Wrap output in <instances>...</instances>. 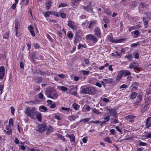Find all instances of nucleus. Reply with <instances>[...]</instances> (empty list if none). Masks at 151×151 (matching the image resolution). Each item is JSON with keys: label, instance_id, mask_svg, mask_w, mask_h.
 <instances>
[{"label": "nucleus", "instance_id": "28", "mask_svg": "<svg viewBox=\"0 0 151 151\" xmlns=\"http://www.w3.org/2000/svg\"><path fill=\"white\" fill-rule=\"evenodd\" d=\"M137 93L135 92H133L130 95V98L132 99H134L137 96Z\"/></svg>", "mask_w": 151, "mask_h": 151}, {"label": "nucleus", "instance_id": "50", "mask_svg": "<svg viewBox=\"0 0 151 151\" xmlns=\"http://www.w3.org/2000/svg\"><path fill=\"white\" fill-rule=\"evenodd\" d=\"M37 73L40 74L41 76H44L46 74V73L45 72H42L41 70H39L38 72H37Z\"/></svg>", "mask_w": 151, "mask_h": 151}, {"label": "nucleus", "instance_id": "43", "mask_svg": "<svg viewBox=\"0 0 151 151\" xmlns=\"http://www.w3.org/2000/svg\"><path fill=\"white\" fill-rule=\"evenodd\" d=\"M105 12L108 15H110L111 14V12L110 10H109V9H106L105 10Z\"/></svg>", "mask_w": 151, "mask_h": 151}, {"label": "nucleus", "instance_id": "38", "mask_svg": "<svg viewBox=\"0 0 151 151\" xmlns=\"http://www.w3.org/2000/svg\"><path fill=\"white\" fill-rule=\"evenodd\" d=\"M122 54L121 53H119L117 52H115V57L120 58L121 57Z\"/></svg>", "mask_w": 151, "mask_h": 151}, {"label": "nucleus", "instance_id": "61", "mask_svg": "<svg viewBox=\"0 0 151 151\" xmlns=\"http://www.w3.org/2000/svg\"><path fill=\"white\" fill-rule=\"evenodd\" d=\"M11 113L13 115L14 114V112L15 111V109L13 107H11Z\"/></svg>", "mask_w": 151, "mask_h": 151}, {"label": "nucleus", "instance_id": "54", "mask_svg": "<svg viewBox=\"0 0 151 151\" xmlns=\"http://www.w3.org/2000/svg\"><path fill=\"white\" fill-rule=\"evenodd\" d=\"M67 36L68 38H72L73 37V35L71 32H68L67 34Z\"/></svg>", "mask_w": 151, "mask_h": 151}, {"label": "nucleus", "instance_id": "44", "mask_svg": "<svg viewBox=\"0 0 151 151\" xmlns=\"http://www.w3.org/2000/svg\"><path fill=\"white\" fill-rule=\"evenodd\" d=\"M33 45L35 48L36 49L40 47V45L38 43H34Z\"/></svg>", "mask_w": 151, "mask_h": 151}, {"label": "nucleus", "instance_id": "31", "mask_svg": "<svg viewBox=\"0 0 151 151\" xmlns=\"http://www.w3.org/2000/svg\"><path fill=\"white\" fill-rule=\"evenodd\" d=\"M73 106L74 109L76 110H78L80 107L79 105L76 103L73 104Z\"/></svg>", "mask_w": 151, "mask_h": 151}, {"label": "nucleus", "instance_id": "55", "mask_svg": "<svg viewBox=\"0 0 151 151\" xmlns=\"http://www.w3.org/2000/svg\"><path fill=\"white\" fill-rule=\"evenodd\" d=\"M133 32L136 36H138L139 34V32L137 30H135L134 32H132V33Z\"/></svg>", "mask_w": 151, "mask_h": 151}, {"label": "nucleus", "instance_id": "16", "mask_svg": "<svg viewBox=\"0 0 151 151\" xmlns=\"http://www.w3.org/2000/svg\"><path fill=\"white\" fill-rule=\"evenodd\" d=\"M124 74V73L122 72V71H120L119 73L118 74L116 80V81H119Z\"/></svg>", "mask_w": 151, "mask_h": 151}, {"label": "nucleus", "instance_id": "18", "mask_svg": "<svg viewBox=\"0 0 151 151\" xmlns=\"http://www.w3.org/2000/svg\"><path fill=\"white\" fill-rule=\"evenodd\" d=\"M97 24V21H91L90 23L89 26L88 27L89 29H91L92 27H93L94 26H95Z\"/></svg>", "mask_w": 151, "mask_h": 151}, {"label": "nucleus", "instance_id": "41", "mask_svg": "<svg viewBox=\"0 0 151 151\" xmlns=\"http://www.w3.org/2000/svg\"><path fill=\"white\" fill-rule=\"evenodd\" d=\"M9 33L7 32H6V33L4 34L3 37L4 38L8 39L9 38Z\"/></svg>", "mask_w": 151, "mask_h": 151}, {"label": "nucleus", "instance_id": "8", "mask_svg": "<svg viewBox=\"0 0 151 151\" xmlns=\"http://www.w3.org/2000/svg\"><path fill=\"white\" fill-rule=\"evenodd\" d=\"M94 32L95 35L97 37H100L101 31L99 27H96L94 29Z\"/></svg>", "mask_w": 151, "mask_h": 151}, {"label": "nucleus", "instance_id": "15", "mask_svg": "<svg viewBox=\"0 0 151 151\" xmlns=\"http://www.w3.org/2000/svg\"><path fill=\"white\" fill-rule=\"evenodd\" d=\"M81 90L80 91L81 93L88 94V87H86V88H81Z\"/></svg>", "mask_w": 151, "mask_h": 151}, {"label": "nucleus", "instance_id": "24", "mask_svg": "<svg viewBox=\"0 0 151 151\" xmlns=\"http://www.w3.org/2000/svg\"><path fill=\"white\" fill-rule=\"evenodd\" d=\"M73 24L74 23L71 20H70L68 21V26L72 29H74Z\"/></svg>", "mask_w": 151, "mask_h": 151}, {"label": "nucleus", "instance_id": "2", "mask_svg": "<svg viewBox=\"0 0 151 151\" xmlns=\"http://www.w3.org/2000/svg\"><path fill=\"white\" fill-rule=\"evenodd\" d=\"M25 113L28 116L30 117L32 119H34V116L37 113V111L33 109H31L29 107L26 109Z\"/></svg>", "mask_w": 151, "mask_h": 151}, {"label": "nucleus", "instance_id": "29", "mask_svg": "<svg viewBox=\"0 0 151 151\" xmlns=\"http://www.w3.org/2000/svg\"><path fill=\"white\" fill-rule=\"evenodd\" d=\"M136 117L132 115H129L127 116L125 118V119H126L127 120H128L129 119H134Z\"/></svg>", "mask_w": 151, "mask_h": 151}, {"label": "nucleus", "instance_id": "1", "mask_svg": "<svg viewBox=\"0 0 151 151\" xmlns=\"http://www.w3.org/2000/svg\"><path fill=\"white\" fill-rule=\"evenodd\" d=\"M45 93L47 97L51 99H55L58 96V94L56 93L55 91L52 87L47 89L45 92Z\"/></svg>", "mask_w": 151, "mask_h": 151}, {"label": "nucleus", "instance_id": "19", "mask_svg": "<svg viewBox=\"0 0 151 151\" xmlns=\"http://www.w3.org/2000/svg\"><path fill=\"white\" fill-rule=\"evenodd\" d=\"M43 79L41 77H37L35 78V81L37 83H39L42 82Z\"/></svg>", "mask_w": 151, "mask_h": 151}, {"label": "nucleus", "instance_id": "14", "mask_svg": "<svg viewBox=\"0 0 151 151\" xmlns=\"http://www.w3.org/2000/svg\"><path fill=\"white\" fill-rule=\"evenodd\" d=\"M28 29L29 30L32 36L33 37L35 36V33L34 31L33 30V27H32V26L31 25L29 26L28 27Z\"/></svg>", "mask_w": 151, "mask_h": 151}, {"label": "nucleus", "instance_id": "32", "mask_svg": "<svg viewBox=\"0 0 151 151\" xmlns=\"http://www.w3.org/2000/svg\"><path fill=\"white\" fill-rule=\"evenodd\" d=\"M142 96L141 94L139 95L137 97L136 100L141 102L142 100Z\"/></svg>", "mask_w": 151, "mask_h": 151}, {"label": "nucleus", "instance_id": "34", "mask_svg": "<svg viewBox=\"0 0 151 151\" xmlns=\"http://www.w3.org/2000/svg\"><path fill=\"white\" fill-rule=\"evenodd\" d=\"M137 5V2L135 1H132V2L131 5V7L132 8H134L136 7Z\"/></svg>", "mask_w": 151, "mask_h": 151}, {"label": "nucleus", "instance_id": "26", "mask_svg": "<svg viewBox=\"0 0 151 151\" xmlns=\"http://www.w3.org/2000/svg\"><path fill=\"white\" fill-rule=\"evenodd\" d=\"M139 83L137 82H135L132 84L131 87H132L133 88H134L136 89L137 88V87Z\"/></svg>", "mask_w": 151, "mask_h": 151}, {"label": "nucleus", "instance_id": "49", "mask_svg": "<svg viewBox=\"0 0 151 151\" xmlns=\"http://www.w3.org/2000/svg\"><path fill=\"white\" fill-rule=\"evenodd\" d=\"M68 119L70 121L75 120V117H74V115H72L71 116H69V117Z\"/></svg>", "mask_w": 151, "mask_h": 151}, {"label": "nucleus", "instance_id": "47", "mask_svg": "<svg viewBox=\"0 0 151 151\" xmlns=\"http://www.w3.org/2000/svg\"><path fill=\"white\" fill-rule=\"evenodd\" d=\"M61 109L62 110L68 111L70 110V109L69 108H65L64 107H62L61 108Z\"/></svg>", "mask_w": 151, "mask_h": 151}, {"label": "nucleus", "instance_id": "37", "mask_svg": "<svg viewBox=\"0 0 151 151\" xmlns=\"http://www.w3.org/2000/svg\"><path fill=\"white\" fill-rule=\"evenodd\" d=\"M125 58L128 59L129 61H130L132 59V56L131 54H129L128 55H126Z\"/></svg>", "mask_w": 151, "mask_h": 151}, {"label": "nucleus", "instance_id": "46", "mask_svg": "<svg viewBox=\"0 0 151 151\" xmlns=\"http://www.w3.org/2000/svg\"><path fill=\"white\" fill-rule=\"evenodd\" d=\"M13 124L14 123L13 119L12 118L10 119L9 120L8 125H12V126H13Z\"/></svg>", "mask_w": 151, "mask_h": 151}, {"label": "nucleus", "instance_id": "56", "mask_svg": "<svg viewBox=\"0 0 151 151\" xmlns=\"http://www.w3.org/2000/svg\"><path fill=\"white\" fill-rule=\"evenodd\" d=\"M38 95L39 98L41 99H42L43 97V94L41 93H39Z\"/></svg>", "mask_w": 151, "mask_h": 151}, {"label": "nucleus", "instance_id": "45", "mask_svg": "<svg viewBox=\"0 0 151 151\" xmlns=\"http://www.w3.org/2000/svg\"><path fill=\"white\" fill-rule=\"evenodd\" d=\"M36 55L35 54L33 53L31 56V60H34L35 59H36Z\"/></svg>", "mask_w": 151, "mask_h": 151}, {"label": "nucleus", "instance_id": "59", "mask_svg": "<svg viewBox=\"0 0 151 151\" xmlns=\"http://www.w3.org/2000/svg\"><path fill=\"white\" fill-rule=\"evenodd\" d=\"M84 61L85 63L87 65H88L89 63V61L88 59L84 58Z\"/></svg>", "mask_w": 151, "mask_h": 151}, {"label": "nucleus", "instance_id": "62", "mask_svg": "<svg viewBox=\"0 0 151 151\" xmlns=\"http://www.w3.org/2000/svg\"><path fill=\"white\" fill-rule=\"evenodd\" d=\"M104 119L106 121L108 122L110 120V117L108 116H107L106 117H104Z\"/></svg>", "mask_w": 151, "mask_h": 151}, {"label": "nucleus", "instance_id": "58", "mask_svg": "<svg viewBox=\"0 0 151 151\" xmlns=\"http://www.w3.org/2000/svg\"><path fill=\"white\" fill-rule=\"evenodd\" d=\"M139 145L140 146H145L147 144L146 143L140 142L139 143Z\"/></svg>", "mask_w": 151, "mask_h": 151}, {"label": "nucleus", "instance_id": "20", "mask_svg": "<svg viewBox=\"0 0 151 151\" xmlns=\"http://www.w3.org/2000/svg\"><path fill=\"white\" fill-rule=\"evenodd\" d=\"M19 24V23L17 21H15V31L16 32V36H17V30L18 28V25Z\"/></svg>", "mask_w": 151, "mask_h": 151}, {"label": "nucleus", "instance_id": "3", "mask_svg": "<svg viewBox=\"0 0 151 151\" xmlns=\"http://www.w3.org/2000/svg\"><path fill=\"white\" fill-rule=\"evenodd\" d=\"M47 129V127L46 124H43L39 125L37 128H36V130L41 133H43Z\"/></svg>", "mask_w": 151, "mask_h": 151}, {"label": "nucleus", "instance_id": "4", "mask_svg": "<svg viewBox=\"0 0 151 151\" xmlns=\"http://www.w3.org/2000/svg\"><path fill=\"white\" fill-rule=\"evenodd\" d=\"M85 38L87 40L92 41L94 43H96L98 40L97 38L95 36L91 34L86 35Z\"/></svg>", "mask_w": 151, "mask_h": 151}, {"label": "nucleus", "instance_id": "23", "mask_svg": "<svg viewBox=\"0 0 151 151\" xmlns=\"http://www.w3.org/2000/svg\"><path fill=\"white\" fill-rule=\"evenodd\" d=\"M68 137L70 139L71 142H74L75 143V137L73 134L69 135L68 136Z\"/></svg>", "mask_w": 151, "mask_h": 151}, {"label": "nucleus", "instance_id": "13", "mask_svg": "<svg viewBox=\"0 0 151 151\" xmlns=\"http://www.w3.org/2000/svg\"><path fill=\"white\" fill-rule=\"evenodd\" d=\"M151 119V117H148L146 121L145 126L147 128H149L150 127L151 125V122L150 120V119Z\"/></svg>", "mask_w": 151, "mask_h": 151}, {"label": "nucleus", "instance_id": "21", "mask_svg": "<svg viewBox=\"0 0 151 151\" xmlns=\"http://www.w3.org/2000/svg\"><path fill=\"white\" fill-rule=\"evenodd\" d=\"M36 117L38 121L41 122L42 120V115L41 113L40 112H38L36 114Z\"/></svg>", "mask_w": 151, "mask_h": 151}, {"label": "nucleus", "instance_id": "27", "mask_svg": "<svg viewBox=\"0 0 151 151\" xmlns=\"http://www.w3.org/2000/svg\"><path fill=\"white\" fill-rule=\"evenodd\" d=\"M37 101L36 100L35 101H31L27 102V104H29L31 105H32L33 104H37Z\"/></svg>", "mask_w": 151, "mask_h": 151}, {"label": "nucleus", "instance_id": "9", "mask_svg": "<svg viewBox=\"0 0 151 151\" xmlns=\"http://www.w3.org/2000/svg\"><path fill=\"white\" fill-rule=\"evenodd\" d=\"M88 94L89 95H94L96 93V89L94 87H88Z\"/></svg>", "mask_w": 151, "mask_h": 151}, {"label": "nucleus", "instance_id": "30", "mask_svg": "<svg viewBox=\"0 0 151 151\" xmlns=\"http://www.w3.org/2000/svg\"><path fill=\"white\" fill-rule=\"evenodd\" d=\"M104 140L107 142H108L109 143H112V141L111 140L110 138L109 137H107L104 139Z\"/></svg>", "mask_w": 151, "mask_h": 151}, {"label": "nucleus", "instance_id": "17", "mask_svg": "<svg viewBox=\"0 0 151 151\" xmlns=\"http://www.w3.org/2000/svg\"><path fill=\"white\" fill-rule=\"evenodd\" d=\"M46 7V9L48 10H49L50 8L51 5V3L50 1L47 0L45 2Z\"/></svg>", "mask_w": 151, "mask_h": 151}, {"label": "nucleus", "instance_id": "53", "mask_svg": "<svg viewBox=\"0 0 151 151\" xmlns=\"http://www.w3.org/2000/svg\"><path fill=\"white\" fill-rule=\"evenodd\" d=\"M60 89L62 91H67L68 90L67 88L63 86H61L60 87Z\"/></svg>", "mask_w": 151, "mask_h": 151}, {"label": "nucleus", "instance_id": "63", "mask_svg": "<svg viewBox=\"0 0 151 151\" xmlns=\"http://www.w3.org/2000/svg\"><path fill=\"white\" fill-rule=\"evenodd\" d=\"M60 16L63 18H65L66 17V15L64 13H60Z\"/></svg>", "mask_w": 151, "mask_h": 151}, {"label": "nucleus", "instance_id": "42", "mask_svg": "<svg viewBox=\"0 0 151 151\" xmlns=\"http://www.w3.org/2000/svg\"><path fill=\"white\" fill-rule=\"evenodd\" d=\"M51 14L54 15L57 17H59V14L58 12H51Z\"/></svg>", "mask_w": 151, "mask_h": 151}, {"label": "nucleus", "instance_id": "10", "mask_svg": "<svg viewBox=\"0 0 151 151\" xmlns=\"http://www.w3.org/2000/svg\"><path fill=\"white\" fill-rule=\"evenodd\" d=\"M6 129L7 131L4 130V131L8 134L10 135L12 134V131L10 125H6Z\"/></svg>", "mask_w": 151, "mask_h": 151}, {"label": "nucleus", "instance_id": "52", "mask_svg": "<svg viewBox=\"0 0 151 151\" xmlns=\"http://www.w3.org/2000/svg\"><path fill=\"white\" fill-rule=\"evenodd\" d=\"M139 6H142L143 8L144 7H146V6H147V4H146L145 3L141 2L139 4Z\"/></svg>", "mask_w": 151, "mask_h": 151}, {"label": "nucleus", "instance_id": "5", "mask_svg": "<svg viewBox=\"0 0 151 151\" xmlns=\"http://www.w3.org/2000/svg\"><path fill=\"white\" fill-rule=\"evenodd\" d=\"M113 82V79L111 78H108L107 79H103L101 81V83L102 85L105 86L106 84H111Z\"/></svg>", "mask_w": 151, "mask_h": 151}, {"label": "nucleus", "instance_id": "33", "mask_svg": "<svg viewBox=\"0 0 151 151\" xmlns=\"http://www.w3.org/2000/svg\"><path fill=\"white\" fill-rule=\"evenodd\" d=\"M140 44V42H138L137 43L132 44L131 45V47H135Z\"/></svg>", "mask_w": 151, "mask_h": 151}, {"label": "nucleus", "instance_id": "35", "mask_svg": "<svg viewBox=\"0 0 151 151\" xmlns=\"http://www.w3.org/2000/svg\"><path fill=\"white\" fill-rule=\"evenodd\" d=\"M122 72L123 73H124V74H125L124 76H126L127 75H131V73L128 71L127 70H125L124 71H122Z\"/></svg>", "mask_w": 151, "mask_h": 151}, {"label": "nucleus", "instance_id": "36", "mask_svg": "<svg viewBox=\"0 0 151 151\" xmlns=\"http://www.w3.org/2000/svg\"><path fill=\"white\" fill-rule=\"evenodd\" d=\"M103 20L105 23H108L109 22V20L108 17H104L103 18Z\"/></svg>", "mask_w": 151, "mask_h": 151}, {"label": "nucleus", "instance_id": "48", "mask_svg": "<svg viewBox=\"0 0 151 151\" xmlns=\"http://www.w3.org/2000/svg\"><path fill=\"white\" fill-rule=\"evenodd\" d=\"M135 65L136 63L135 62H134L133 63H131L129 65V68L130 69L133 68Z\"/></svg>", "mask_w": 151, "mask_h": 151}, {"label": "nucleus", "instance_id": "11", "mask_svg": "<svg viewBox=\"0 0 151 151\" xmlns=\"http://www.w3.org/2000/svg\"><path fill=\"white\" fill-rule=\"evenodd\" d=\"M5 69L3 66L0 67V79L3 78L4 75Z\"/></svg>", "mask_w": 151, "mask_h": 151}, {"label": "nucleus", "instance_id": "64", "mask_svg": "<svg viewBox=\"0 0 151 151\" xmlns=\"http://www.w3.org/2000/svg\"><path fill=\"white\" fill-rule=\"evenodd\" d=\"M66 6H67L66 4H64V3H61L59 5V7H64Z\"/></svg>", "mask_w": 151, "mask_h": 151}, {"label": "nucleus", "instance_id": "25", "mask_svg": "<svg viewBox=\"0 0 151 151\" xmlns=\"http://www.w3.org/2000/svg\"><path fill=\"white\" fill-rule=\"evenodd\" d=\"M39 109H41L42 110H40V111L41 112H44L47 111V108L46 107L43 106H40L39 107Z\"/></svg>", "mask_w": 151, "mask_h": 151}, {"label": "nucleus", "instance_id": "39", "mask_svg": "<svg viewBox=\"0 0 151 151\" xmlns=\"http://www.w3.org/2000/svg\"><path fill=\"white\" fill-rule=\"evenodd\" d=\"M89 120V118H85L80 120V122H83V123L88 122Z\"/></svg>", "mask_w": 151, "mask_h": 151}, {"label": "nucleus", "instance_id": "57", "mask_svg": "<svg viewBox=\"0 0 151 151\" xmlns=\"http://www.w3.org/2000/svg\"><path fill=\"white\" fill-rule=\"evenodd\" d=\"M89 71H86L85 70H83L82 71V73H83V74L84 75H87L89 73Z\"/></svg>", "mask_w": 151, "mask_h": 151}, {"label": "nucleus", "instance_id": "6", "mask_svg": "<svg viewBox=\"0 0 151 151\" xmlns=\"http://www.w3.org/2000/svg\"><path fill=\"white\" fill-rule=\"evenodd\" d=\"M108 39V40L109 41L112 42L113 43H120L122 42L123 41V40L122 39L118 40H115L114 39L113 37H112L109 36Z\"/></svg>", "mask_w": 151, "mask_h": 151}, {"label": "nucleus", "instance_id": "12", "mask_svg": "<svg viewBox=\"0 0 151 151\" xmlns=\"http://www.w3.org/2000/svg\"><path fill=\"white\" fill-rule=\"evenodd\" d=\"M81 39V37L79 35L78 33H77L76 34L75 36L74 43L75 44H76Z\"/></svg>", "mask_w": 151, "mask_h": 151}, {"label": "nucleus", "instance_id": "22", "mask_svg": "<svg viewBox=\"0 0 151 151\" xmlns=\"http://www.w3.org/2000/svg\"><path fill=\"white\" fill-rule=\"evenodd\" d=\"M83 7L84 10L87 11H91L92 12H93L92 9H91L90 5H87V6H84Z\"/></svg>", "mask_w": 151, "mask_h": 151}, {"label": "nucleus", "instance_id": "51", "mask_svg": "<svg viewBox=\"0 0 151 151\" xmlns=\"http://www.w3.org/2000/svg\"><path fill=\"white\" fill-rule=\"evenodd\" d=\"M101 121L97 120V121H92L90 122V123H92L93 124H99L100 123Z\"/></svg>", "mask_w": 151, "mask_h": 151}, {"label": "nucleus", "instance_id": "7", "mask_svg": "<svg viewBox=\"0 0 151 151\" xmlns=\"http://www.w3.org/2000/svg\"><path fill=\"white\" fill-rule=\"evenodd\" d=\"M107 110L109 111V113L112 115L113 117L116 118L118 117L117 112L116 109H110L107 108Z\"/></svg>", "mask_w": 151, "mask_h": 151}, {"label": "nucleus", "instance_id": "40", "mask_svg": "<svg viewBox=\"0 0 151 151\" xmlns=\"http://www.w3.org/2000/svg\"><path fill=\"white\" fill-rule=\"evenodd\" d=\"M50 14H51V12L48 11L45 12L44 16L45 17H49Z\"/></svg>", "mask_w": 151, "mask_h": 151}, {"label": "nucleus", "instance_id": "60", "mask_svg": "<svg viewBox=\"0 0 151 151\" xmlns=\"http://www.w3.org/2000/svg\"><path fill=\"white\" fill-rule=\"evenodd\" d=\"M127 86L125 85V84H123L120 87V88H127Z\"/></svg>", "mask_w": 151, "mask_h": 151}]
</instances>
